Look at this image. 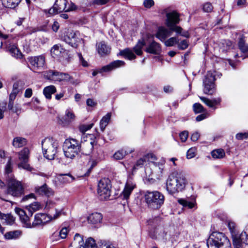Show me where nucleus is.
<instances>
[{
	"label": "nucleus",
	"instance_id": "obj_33",
	"mask_svg": "<svg viewBox=\"0 0 248 248\" xmlns=\"http://www.w3.org/2000/svg\"><path fill=\"white\" fill-rule=\"evenodd\" d=\"M58 179L62 184L71 183L74 179V177L70 174H60L58 175Z\"/></svg>",
	"mask_w": 248,
	"mask_h": 248
},
{
	"label": "nucleus",
	"instance_id": "obj_26",
	"mask_svg": "<svg viewBox=\"0 0 248 248\" xmlns=\"http://www.w3.org/2000/svg\"><path fill=\"white\" fill-rule=\"evenodd\" d=\"M110 47L103 41L97 45V50L101 56L108 55L110 52Z\"/></svg>",
	"mask_w": 248,
	"mask_h": 248
},
{
	"label": "nucleus",
	"instance_id": "obj_43",
	"mask_svg": "<svg viewBox=\"0 0 248 248\" xmlns=\"http://www.w3.org/2000/svg\"><path fill=\"white\" fill-rule=\"evenodd\" d=\"M0 218L4 220L8 225H12L15 221L14 217L10 214H2L0 213Z\"/></svg>",
	"mask_w": 248,
	"mask_h": 248
},
{
	"label": "nucleus",
	"instance_id": "obj_51",
	"mask_svg": "<svg viewBox=\"0 0 248 248\" xmlns=\"http://www.w3.org/2000/svg\"><path fill=\"white\" fill-rule=\"evenodd\" d=\"M18 167L19 168H22L29 171L32 170L31 167L28 164V161L21 162L18 164Z\"/></svg>",
	"mask_w": 248,
	"mask_h": 248
},
{
	"label": "nucleus",
	"instance_id": "obj_55",
	"mask_svg": "<svg viewBox=\"0 0 248 248\" xmlns=\"http://www.w3.org/2000/svg\"><path fill=\"white\" fill-rule=\"evenodd\" d=\"M188 136V132L187 131H184L180 133L179 136L182 142H185Z\"/></svg>",
	"mask_w": 248,
	"mask_h": 248
},
{
	"label": "nucleus",
	"instance_id": "obj_64",
	"mask_svg": "<svg viewBox=\"0 0 248 248\" xmlns=\"http://www.w3.org/2000/svg\"><path fill=\"white\" fill-rule=\"evenodd\" d=\"M99 248H116L113 245L110 243L102 244Z\"/></svg>",
	"mask_w": 248,
	"mask_h": 248
},
{
	"label": "nucleus",
	"instance_id": "obj_32",
	"mask_svg": "<svg viewBox=\"0 0 248 248\" xmlns=\"http://www.w3.org/2000/svg\"><path fill=\"white\" fill-rule=\"evenodd\" d=\"M111 116V113H108L104 116L100 122V127L102 131H104L106 126L108 124Z\"/></svg>",
	"mask_w": 248,
	"mask_h": 248
},
{
	"label": "nucleus",
	"instance_id": "obj_38",
	"mask_svg": "<svg viewBox=\"0 0 248 248\" xmlns=\"http://www.w3.org/2000/svg\"><path fill=\"white\" fill-rule=\"evenodd\" d=\"M21 0H2V4L6 7L14 8L17 6Z\"/></svg>",
	"mask_w": 248,
	"mask_h": 248
},
{
	"label": "nucleus",
	"instance_id": "obj_49",
	"mask_svg": "<svg viewBox=\"0 0 248 248\" xmlns=\"http://www.w3.org/2000/svg\"><path fill=\"white\" fill-rule=\"evenodd\" d=\"M146 157L144 156L143 157L139 159L136 162V165L133 167L134 169H137L139 168H141L146 162Z\"/></svg>",
	"mask_w": 248,
	"mask_h": 248
},
{
	"label": "nucleus",
	"instance_id": "obj_35",
	"mask_svg": "<svg viewBox=\"0 0 248 248\" xmlns=\"http://www.w3.org/2000/svg\"><path fill=\"white\" fill-rule=\"evenodd\" d=\"M56 92V89L54 86L50 85L44 88L43 93L47 99H50L51 95Z\"/></svg>",
	"mask_w": 248,
	"mask_h": 248
},
{
	"label": "nucleus",
	"instance_id": "obj_11",
	"mask_svg": "<svg viewBox=\"0 0 248 248\" xmlns=\"http://www.w3.org/2000/svg\"><path fill=\"white\" fill-rule=\"evenodd\" d=\"M44 76L48 79L56 81H69L72 84L76 82L68 74L59 72L56 71L49 70L44 74Z\"/></svg>",
	"mask_w": 248,
	"mask_h": 248
},
{
	"label": "nucleus",
	"instance_id": "obj_5",
	"mask_svg": "<svg viewBox=\"0 0 248 248\" xmlns=\"http://www.w3.org/2000/svg\"><path fill=\"white\" fill-rule=\"evenodd\" d=\"M80 142L73 138L65 140L63 143V150L66 158L73 159L80 153Z\"/></svg>",
	"mask_w": 248,
	"mask_h": 248
},
{
	"label": "nucleus",
	"instance_id": "obj_36",
	"mask_svg": "<svg viewBox=\"0 0 248 248\" xmlns=\"http://www.w3.org/2000/svg\"><path fill=\"white\" fill-rule=\"evenodd\" d=\"M29 150L27 148H24L18 153V158L21 162L28 161L29 157Z\"/></svg>",
	"mask_w": 248,
	"mask_h": 248
},
{
	"label": "nucleus",
	"instance_id": "obj_45",
	"mask_svg": "<svg viewBox=\"0 0 248 248\" xmlns=\"http://www.w3.org/2000/svg\"><path fill=\"white\" fill-rule=\"evenodd\" d=\"M83 248H97L95 240L93 238H88L84 243Z\"/></svg>",
	"mask_w": 248,
	"mask_h": 248
},
{
	"label": "nucleus",
	"instance_id": "obj_40",
	"mask_svg": "<svg viewBox=\"0 0 248 248\" xmlns=\"http://www.w3.org/2000/svg\"><path fill=\"white\" fill-rule=\"evenodd\" d=\"M144 156L146 157V161L149 162V166L157 168V163L154 161L156 159V158L153 154H148Z\"/></svg>",
	"mask_w": 248,
	"mask_h": 248
},
{
	"label": "nucleus",
	"instance_id": "obj_3",
	"mask_svg": "<svg viewBox=\"0 0 248 248\" xmlns=\"http://www.w3.org/2000/svg\"><path fill=\"white\" fill-rule=\"evenodd\" d=\"M144 197L149 208L152 209H158L163 204L164 196L158 191H146Z\"/></svg>",
	"mask_w": 248,
	"mask_h": 248
},
{
	"label": "nucleus",
	"instance_id": "obj_37",
	"mask_svg": "<svg viewBox=\"0 0 248 248\" xmlns=\"http://www.w3.org/2000/svg\"><path fill=\"white\" fill-rule=\"evenodd\" d=\"M120 54L124 56L129 60H132L136 58V56L133 52L132 50L129 48H126L120 52Z\"/></svg>",
	"mask_w": 248,
	"mask_h": 248
},
{
	"label": "nucleus",
	"instance_id": "obj_29",
	"mask_svg": "<svg viewBox=\"0 0 248 248\" xmlns=\"http://www.w3.org/2000/svg\"><path fill=\"white\" fill-rule=\"evenodd\" d=\"M200 99L210 108H214L215 105L220 104L221 99L220 98H214L210 100L205 97H200Z\"/></svg>",
	"mask_w": 248,
	"mask_h": 248
},
{
	"label": "nucleus",
	"instance_id": "obj_39",
	"mask_svg": "<svg viewBox=\"0 0 248 248\" xmlns=\"http://www.w3.org/2000/svg\"><path fill=\"white\" fill-rule=\"evenodd\" d=\"M8 162L5 167V174L6 175V178L7 180L8 176L14 177L11 173L13 171V167L12 165V158L11 157H8Z\"/></svg>",
	"mask_w": 248,
	"mask_h": 248
},
{
	"label": "nucleus",
	"instance_id": "obj_47",
	"mask_svg": "<svg viewBox=\"0 0 248 248\" xmlns=\"http://www.w3.org/2000/svg\"><path fill=\"white\" fill-rule=\"evenodd\" d=\"M19 234L18 231L10 232L6 233L4 236L7 239H12L16 238Z\"/></svg>",
	"mask_w": 248,
	"mask_h": 248
},
{
	"label": "nucleus",
	"instance_id": "obj_24",
	"mask_svg": "<svg viewBox=\"0 0 248 248\" xmlns=\"http://www.w3.org/2000/svg\"><path fill=\"white\" fill-rule=\"evenodd\" d=\"M35 191L36 194L40 195H45L47 197H50L53 195V190L45 184L41 186L36 187Z\"/></svg>",
	"mask_w": 248,
	"mask_h": 248
},
{
	"label": "nucleus",
	"instance_id": "obj_13",
	"mask_svg": "<svg viewBox=\"0 0 248 248\" xmlns=\"http://www.w3.org/2000/svg\"><path fill=\"white\" fill-rule=\"evenodd\" d=\"M110 181L108 178L100 180L98 184L97 192L101 200H106L110 196Z\"/></svg>",
	"mask_w": 248,
	"mask_h": 248
},
{
	"label": "nucleus",
	"instance_id": "obj_44",
	"mask_svg": "<svg viewBox=\"0 0 248 248\" xmlns=\"http://www.w3.org/2000/svg\"><path fill=\"white\" fill-rule=\"evenodd\" d=\"M211 155L214 158H222L225 155V153L223 149H218L213 150Z\"/></svg>",
	"mask_w": 248,
	"mask_h": 248
},
{
	"label": "nucleus",
	"instance_id": "obj_53",
	"mask_svg": "<svg viewBox=\"0 0 248 248\" xmlns=\"http://www.w3.org/2000/svg\"><path fill=\"white\" fill-rule=\"evenodd\" d=\"M65 115L68 119L70 120V121H73L75 119V114H74L73 111L70 109H68L65 111Z\"/></svg>",
	"mask_w": 248,
	"mask_h": 248
},
{
	"label": "nucleus",
	"instance_id": "obj_60",
	"mask_svg": "<svg viewBox=\"0 0 248 248\" xmlns=\"http://www.w3.org/2000/svg\"><path fill=\"white\" fill-rule=\"evenodd\" d=\"M78 55L80 62L81 63V64L84 67L87 66L88 65L87 62L84 59L81 54L80 53H78Z\"/></svg>",
	"mask_w": 248,
	"mask_h": 248
},
{
	"label": "nucleus",
	"instance_id": "obj_56",
	"mask_svg": "<svg viewBox=\"0 0 248 248\" xmlns=\"http://www.w3.org/2000/svg\"><path fill=\"white\" fill-rule=\"evenodd\" d=\"M195 155V149L190 148L189 149L186 153V157L188 159H190L194 157Z\"/></svg>",
	"mask_w": 248,
	"mask_h": 248
},
{
	"label": "nucleus",
	"instance_id": "obj_12",
	"mask_svg": "<svg viewBox=\"0 0 248 248\" xmlns=\"http://www.w3.org/2000/svg\"><path fill=\"white\" fill-rule=\"evenodd\" d=\"M166 25L170 29L171 34L172 31L180 34L182 28L176 25L179 22V16L176 12H172L167 14Z\"/></svg>",
	"mask_w": 248,
	"mask_h": 248
},
{
	"label": "nucleus",
	"instance_id": "obj_30",
	"mask_svg": "<svg viewBox=\"0 0 248 248\" xmlns=\"http://www.w3.org/2000/svg\"><path fill=\"white\" fill-rule=\"evenodd\" d=\"M84 244L83 236L78 233H76L74 236L72 245L76 247V248H83Z\"/></svg>",
	"mask_w": 248,
	"mask_h": 248
},
{
	"label": "nucleus",
	"instance_id": "obj_2",
	"mask_svg": "<svg viewBox=\"0 0 248 248\" xmlns=\"http://www.w3.org/2000/svg\"><path fill=\"white\" fill-rule=\"evenodd\" d=\"M208 248H231L229 240L222 232H213L207 241Z\"/></svg>",
	"mask_w": 248,
	"mask_h": 248
},
{
	"label": "nucleus",
	"instance_id": "obj_20",
	"mask_svg": "<svg viewBox=\"0 0 248 248\" xmlns=\"http://www.w3.org/2000/svg\"><path fill=\"white\" fill-rule=\"evenodd\" d=\"M124 64L125 63L124 61L120 60L114 61L109 64L103 66L99 69V72L100 73H102L103 72H109L113 69L124 65Z\"/></svg>",
	"mask_w": 248,
	"mask_h": 248
},
{
	"label": "nucleus",
	"instance_id": "obj_1",
	"mask_svg": "<svg viewBox=\"0 0 248 248\" xmlns=\"http://www.w3.org/2000/svg\"><path fill=\"white\" fill-rule=\"evenodd\" d=\"M187 181L185 175L180 172H173L166 182V189L170 194L182 191L186 187Z\"/></svg>",
	"mask_w": 248,
	"mask_h": 248
},
{
	"label": "nucleus",
	"instance_id": "obj_63",
	"mask_svg": "<svg viewBox=\"0 0 248 248\" xmlns=\"http://www.w3.org/2000/svg\"><path fill=\"white\" fill-rule=\"evenodd\" d=\"M60 28V24L57 21H54L51 25V29L54 32H57Z\"/></svg>",
	"mask_w": 248,
	"mask_h": 248
},
{
	"label": "nucleus",
	"instance_id": "obj_61",
	"mask_svg": "<svg viewBox=\"0 0 248 248\" xmlns=\"http://www.w3.org/2000/svg\"><path fill=\"white\" fill-rule=\"evenodd\" d=\"M78 55L80 62L81 63V64L84 67L87 66L88 65L87 62L84 59L81 54L80 53H78Z\"/></svg>",
	"mask_w": 248,
	"mask_h": 248
},
{
	"label": "nucleus",
	"instance_id": "obj_31",
	"mask_svg": "<svg viewBox=\"0 0 248 248\" xmlns=\"http://www.w3.org/2000/svg\"><path fill=\"white\" fill-rule=\"evenodd\" d=\"M27 143V140L26 139L20 137H16L13 139L12 145L15 148H20Z\"/></svg>",
	"mask_w": 248,
	"mask_h": 248
},
{
	"label": "nucleus",
	"instance_id": "obj_7",
	"mask_svg": "<svg viewBox=\"0 0 248 248\" xmlns=\"http://www.w3.org/2000/svg\"><path fill=\"white\" fill-rule=\"evenodd\" d=\"M15 212L19 216L20 219L24 227L31 228L40 225H43L39 214L35 215L34 221L31 223L30 222L29 216L27 215L24 210L19 208H16Z\"/></svg>",
	"mask_w": 248,
	"mask_h": 248
},
{
	"label": "nucleus",
	"instance_id": "obj_52",
	"mask_svg": "<svg viewBox=\"0 0 248 248\" xmlns=\"http://www.w3.org/2000/svg\"><path fill=\"white\" fill-rule=\"evenodd\" d=\"M178 47L181 50L186 49L188 46V43L186 40H184L177 43Z\"/></svg>",
	"mask_w": 248,
	"mask_h": 248
},
{
	"label": "nucleus",
	"instance_id": "obj_16",
	"mask_svg": "<svg viewBox=\"0 0 248 248\" xmlns=\"http://www.w3.org/2000/svg\"><path fill=\"white\" fill-rule=\"evenodd\" d=\"M78 31L68 30L62 36V39L72 47H77L78 46V43L80 41V39L78 37Z\"/></svg>",
	"mask_w": 248,
	"mask_h": 248
},
{
	"label": "nucleus",
	"instance_id": "obj_18",
	"mask_svg": "<svg viewBox=\"0 0 248 248\" xmlns=\"http://www.w3.org/2000/svg\"><path fill=\"white\" fill-rule=\"evenodd\" d=\"M29 62L34 70H41L45 65V58L43 55L31 57Z\"/></svg>",
	"mask_w": 248,
	"mask_h": 248
},
{
	"label": "nucleus",
	"instance_id": "obj_27",
	"mask_svg": "<svg viewBox=\"0 0 248 248\" xmlns=\"http://www.w3.org/2000/svg\"><path fill=\"white\" fill-rule=\"evenodd\" d=\"M238 46L239 49L242 51H248V33H246L239 39Z\"/></svg>",
	"mask_w": 248,
	"mask_h": 248
},
{
	"label": "nucleus",
	"instance_id": "obj_42",
	"mask_svg": "<svg viewBox=\"0 0 248 248\" xmlns=\"http://www.w3.org/2000/svg\"><path fill=\"white\" fill-rule=\"evenodd\" d=\"M145 44V43L143 40L138 41L136 45L133 47V50L136 54L141 55L142 54V48Z\"/></svg>",
	"mask_w": 248,
	"mask_h": 248
},
{
	"label": "nucleus",
	"instance_id": "obj_50",
	"mask_svg": "<svg viewBox=\"0 0 248 248\" xmlns=\"http://www.w3.org/2000/svg\"><path fill=\"white\" fill-rule=\"evenodd\" d=\"M178 202L180 204L182 205L184 207H187L189 209H191L194 206V204L190 202L187 201L184 199H180L178 200Z\"/></svg>",
	"mask_w": 248,
	"mask_h": 248
},
{
	"label": "nucleus",
	"instance_id": "obj_9",
	"mask_svg": "<svg viewBox=\"0 0 248 248\" xmlns=\"http://www.w3.org/2000/svg\"><path fill=\"white\" fill-rule=\"evenodd\" d=\"M7 193L14 197H19L24 191L23 187L20 181L16 180L14 177H9L7 180Z\"/></svg>",
	"mask_w": 248,
	"mask_h": 248
},
{
	"label": "nucleus",
	"instance_id": "obj_10",
	"mask_svg": "<svg viewBox=\"0 0 248 248\" xmlns=\"http://www.w3.org/2000/svg\"><path fill=\"white\" fill-rule=\"evenodd\" d=\"M0 39L4 40H7L5 42L9 51L12 56L16 58H21L22 53L17 48L16 46L14 44L15 39L12 35L3 34L0 31Z\"/></svg>",
	"mask_w": 248,
	"mask_h": 248
},
{
	"label": "nucleus",
	"instance_id": "obj_28",
	"mask_svg": "<svg viewBox=\"0 0 248 248\" xmlns=\"http://www.w3.org/2000/svg\"><path fill=\"white\" fill-rule=\"evenodd\" d=\"M102 219V216L100 213H94L90 215L88 217L89 223L96 224L101 222Z\"/></svg>",
	"mask_w": 248,
	"mask_h": 248
},
{
	"label": "nucleus",
	"instance_id": "obj_19",
	"mask_svg": "<svg viewBox=\"0 0 248 248\" xmlns=\"http://www.w3.org/2000/svg\"><path fill=\"white\" fill-rule=\"evenodd\" d=\"M51 54L53 58L61 59L66 55V50L62 47L61 45L56 44L53 46L51 49Z\"/></svg>",
	"mask_w": 248,
	"mask_h": 248
},
{
	"label": "nucleus",
	"instance_id": "obj_46",
	"mask_svg": "<svg viewBox=\"0 0 248 248\" xmlns=\"http://www.w3.org/2000/svg\"><path fill=\"white\" fill-rule=\"evenodd\" d=\"M164 44L166 46H172L178 43V39L177 37H171L166 40L164 42Z\"/></svg>",
	"mask_w": 248,
	"mask_h": 248
},
{
	"label": "nucleus",
	"instance_id": "obj_17",
	"mask_svg": "<svg viewBox=\"0 0 248 248\" xmlns=\"http://www.w3.org/2000/svg\"><path fill=\"white\" fill-rule=\"evenodd\" d=\"M42 220L43 225L50 221H53L58 218L61 215H65L63 209H57L55 210V213L53 214L50 213V214L47 215L46 214H39Z\"/></svg>",
	"mask_w": 248,
	"mask_h": 248
},
{
	"label": "nucleus",
	"instance_id": "obj_34",
	"mask_svg": "<svg viewBox=\"0 0 248 248\" xmlns=\"http://www.w3.org/2000/svg\"><path fill=\"white\" fill-rule=\"evenodd\" d=\"M41 208V205L39 202H35L27 206L29 212V215L32 216L33 213Z\"/></svg>",
	"mask_w": 248,
	"mask_h": 248
},
{
	"label": "nucleus",
	"instance_id": "obj_22",
	"mask_svg": "<svg viewBox=\"0 0 248 248\" xmlns=\"http://www.w3.org/2000/svg\"><path fill=\"white\" fill-rule=\"evenodd\" d=\"M145 51L147 53L158 55L161 52V46L158 43L152 41L147 46Z\"/></svg>",
	"mask_w": 248,
	"mask_h": 248
},
{
	"label": "nucleus",
	"instance_id": "obj_62",
	"mask_svg": "<svg viewBox=\"0 0 248 248\" xmlns=\"http://www.w3.org/2000/svg\"><path fill=\"white\" fill-rule=\"evenodd\" d=\"M208 114L207 113H203L200 115H199L197 116L196 118V120L197 122L201 121L204 119L206 118L208 116Z\"/></svg>",
	"mask_w": 248,
	"mask_h": 248
},
{
	"label": "nucleus",
	"instance_id": "obj_15",
	"mask_svg": "<svg viewBox=\"0 0 248 248\" xmlns=\"http://www.w3.org/2000/svg\"><path fill=\"white\" fill-rule=\"evenodd\" d=\"M215 78L211 72H208L203 80V92L205 94H213L215 91L214 81Z\"/></svg>",
	"mask_w": 248,
	"mask_h": 248
},
{
	"label": "nucleus",
	"instance_id": "obj_25",
	"mask_svg": "<svg viewBox=\"0 0 248 248\" xmlns=\"http://www.w3.org/2000/svg\"><path fill=\"white\" fill-rule=\"evenodd\" d=\"M136 185L131 181H127L125 184L124 189L123 191L122 196L124 199H128L133 189L135 188Z\"/></svg>",
	"mask_w": 248,
	"mask_h": 248
},
{
	"label": "nucleus",
	"instance_id": "obj_41",
	"mask_svg": "<svg viewBox=\"0 0 248 248\" xmlns=\"http://www.w3.org/2000/svg\"><path fill=\"white\" fill-rule=\"evenodd\" d=\"M133 152V150H125L123 149L119 150L116 152L114 155V157L117 160L122 159L124 157L128 154H130Z\"/></svg>",
	"mask_w": 248,
	"mask_h": 248
},
{
	"label": "nucleus",
	"instance_id": "obj_59",
	"mask_svg": "<svg viewBox=\"0 0 248 248\" xmlns=\"http://www.w3.org/2000/svg\"><path fill=\"white\" fill-rule=\"evenodd\" d=\"M143 5L146 8H150L154 5V1L153 0H145Z\"/></svg>",
	"mask_w": 248,
	"mask_h": 248
},
{
	"label": "nucleus",
	"instance_id": "obj_14",
	"mask_svg": "<svg viewBox=\"0 0 248 248\" xmlns=\"http://www.w3.org/2000/svg\"><path fill=\"white\" fill-rule=\"evenodd\" d=\"M232 239L234 248H245L248 245V226L240 234L232 233Z\"/></svg>",
	"mask_w": 248,
	"mask_h": 248
},
{
	"label": "nucleus",
	"instance_id": "obj_58",
	"mask_svg": "<svg viewBox=\"0 0 248 248\" xmlns=\"http://www.w3.org/2000/svg\"><path fill=\"white\" fill-rule=\"evenodd\" d=\"M68 233V230L67 228H63L59 232L60 236L61 238L64 239L66 237Z\"/></svg>",
	"mask_w": 248,
	"mask_h": 248
},
{
	"label": "nucleus",
	"instance_id": "obj_48",
	"mask_svg": "<svg viewBox=\"0 0 248 248\" xmlns=\"http://www.w3.org/2000/svg\"><path fill=\"white\" fill-rule=\"evenodd\" d=\"M193 109L195 113H199L205 111L203 107L200 103L194 104L193 105Z\"/></svg>",
	"mask_w": 248,
	"mask_h": 248
},
{
	"label": "nucleus",
	"instance_id": "obj_8",
	"mask_svg": "<svg viewBox=\"0 0 248 248\" xmlns=\"http://www.w3.org/2000/svg\"><path fill=\"white\" fill-rule=\"evenodd\" d=\"M76 9L77 6L72 2H68L66 0H56L53 6L48 10V14L52 16L63 11H72Z\"/></svg>",
	"mask_w": 248,
	"mask_h": 248
},
{
	"label": "nucleus",
	"instance_id": "obj_54",
	"mask_svg": "<svg viewBox=\"0 0 248 248\" xmlns=\"http://www.w3.org/2000/svg\"><path fill=\"white\" fill-rule=\"evenodd\" d=\"M248 138V133H239L236 135V139L238 140H242Z\"/></svg>",
	"mask_w": 248,
	"mask_h": 248
},
{
	"label": "nucleus",
	"instance_id": "obj_21",
	"mask_svg": "<svg viewBox=\"0 0 248 248\" xmlns=\"http://www.w3.org/2000/svg\"><path fill=\"white\" fill-rule=\"evenodd\" d=\"M171 35L170 29H167L163 27H159L155 35V37L162 42H164L166 39Z\"/></svg>",
	"mask_w": 248,
	"mask_h": 248
},
{
	"label": "nucleus",
	"instance_id": "obj_57",
	"mask_svg": "<svg viewBox=\"0 0 248 248\" xmlns=\"http://www.w3.org/2000/svg\"><path fill=\"white\" fill-rule=\"evenodd\" d=\"M203 10L206 12H210L213 10V6L210 3H206L203 6Z\"/></svg>",
	"mask_w": 248,
	"mask_h": 248
},
{
	"label": "nucleus",
	"instance_id": "obj_6",
	"mask_svg": "<svg viewBox=\"0 0 248 248\" xmlns=\"http://www.w3.org/2000/svg\"><path fill=\"white\" fill-rule=\"evenodd\" d=\"M173 228L168 226L159 225L155 229L150 232V236L154 239L169 241L173 231Z\"/></svg>",
	"mask_w": 248,
	"mask_h": 248
},
{
	"label": "nucleus",
	"instance_id": "obj_4",
	"mask_svg": "<svg viewBox=\"0 0 248 248\" xmlns=\"http://www.w3.org/2000/svg\"><path fill=\"white\" fill-rule=\"evenodd\" d=\"M59 143L52 138H46L42 141L43 153L45 158L48 160L54 159L58 152Z\"/></svg>",
	"mask_w": 248,
	"mask_h": 248
},
{
	"label": "nucleus",
	"instance_id": "obj_23",
	"mask_svg": "<svg viewBox=\"0 0 248 248\" xmlns=\"http://www.w3.org/2000/svg\"><path fill=\"white\" fill-rule=\"evenodd\" d=\"M80 152L83 155H89L93 149V142L86 141L82 143H80Z\"/></svg>",
	"mask_w": 248,
	"mask_h": 248
}]
</instances>
